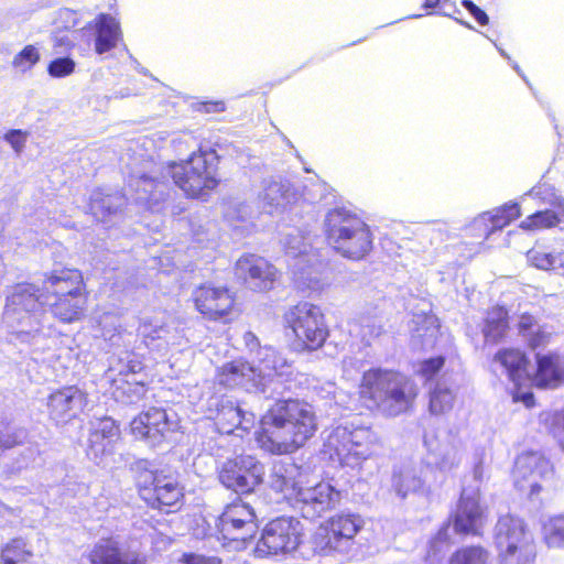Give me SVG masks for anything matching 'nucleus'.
Segmentation results:
<instances>
[{"instance_id":"nucleus-1","label":"nucleus","mask_w":564,"mask_h":564,"mask_svg":"<svg viewBox=\"0 0 564 564\" xmlns=\"http://www.w3.org/2000/svg\"><path fill=\"white\" fill-rule=\"evenodd\" d=\"M276 395L275 402L260 419L257 441L262 449L275 455L291 454L316 432L313 406L299 399Z\"/></svg>"},{"instance_id":"nucleus-2","label":"nucleus","mask_w":564,"mask_h":564,"mask_svg":"<svg viewBox=\"0 0 564 564\" xmlns=\"http://www.w3.org/2000/svg\"><path fill=\"white\" fill-rule=\"evenodd\" d=\"M44 304L42 290L32 283H18L8 290L2 321L15 340L44 348L43 341L55 334Z\"/></svg>"},{"instance_id":"nucleus-3","label":"nucleus","mask_w":564,"mask_h":564,"mask_svg":"<svg viewBox=\"0 0 564 564\" xmlns=\"http://www.w3.org/2000/svg\"><path fill=\"white\" fill-rule=\"evenodd\" d=\"M416 394V387L410 378L381 368L365 371L359 387L364 405L386 416L405 412Z\"/></svg>"},{"instance_id":"nucleus-4","label":"nucleus","mask_w":564,"mask_h":564,"mask_svg":"<svg viewBox=\"0 0 564 564\" xmlns=\"http://www.w3.org/2000/svg\"><path fill=\"white\" fill-rule=\"evenodd\" d=\"M164 178L165 176L158 178L154 171L150 174L133 171L128 178V197L120 193L106 194L101 189H96L90 195V213L98 221H105L107 217L121 210L128 200L148 210L159 212L169 189Z\"/></svg>"},{"instance_id":"nucleus-5","label":"nucleus","mask_w":564,"mask_h":564,"mask_svg":"<svg viewBox=\"0 0 564 564\" xmlns=\"http://www.w3.org/2000/svg\"><path fill=\"white\" fill-rule=\"evenodd\" d=\"M325 234L328 243L350 260H361L372 249L373 237L369 226L357 214L344 207L327 213Z\"/></svg>"},{"instance_id":"nucleus-6","label":"nucleus","mask_w":564,"mask_h":564,"mask_svg":"<svg viewBox=\"0 0 564 564\" xmlns=\"http://www.w3.org/2000/svg\"><path fill=\"white\" fill-rule=\"evenodd\" d=\"M376 441L370 427L345 422L329 431L323 453L334 463L354 468L372 455Z\"/></svg>"},{"instance_id":"nucleus-7","label":"nucleus","mask_w":564,"mask_h":564,"mask_svg":"<svg viewBox=\"0 0 564 564\" xmlns=\"http://www.w3.org/2000/svg\"><path fill=\"white\" fill-rule=\"evenodd\" d=\"M218 161L215 150L199 148L188 160L170 163L167 174L187 196L200 198L219 183Z\"/></svg>"},{"instance_id":"nucleus-8","label":"nucleus","mask_w":564,"mask_h":564,"mask_svg":"<svg viewBox=\"0 0 564 564\" xmlns=\"http://www.w3.org/2000/svg\"><path fill=\"white\" fill-rule=\"evenodd\" d=\"M365 521L356 513H338L319 525L311 539L313 551L319 555H348L356 547V535Z\"/></svg>"},{"instance_id":"nucleus-9","label":"nucleus","mask_w":564,"mask_h":564,"mask_svg":"<svg viewBox=\"0 0 564 564\" xmlns=\"http://www.w3.org/2000/svg\"><path fill=\"white\" fill-rule=\"evenodd\" d=\"M288 265L299 286L317 289L319 285L322 257L308 237L297 229H292L282 240Z\"/></svg>"},{"instance_id":"nucleus-10","label":"nucleus","mask_w":564,"mask_h":564,"mask_svg":"<svg viewBox=\"0 0 564 564\" xmlns=\"http://www.w3.org/2000/svg\"><path fill=\"white\" fill-rule=\"evenodd\" d=\"M303 535L304 527L296 518L273 519L263 528L256 554L259 557L290 554L300 546Z\"/></svg>"},{"instance_id":"nucleus-11","label":"nucleus","mask_w":564,"mask_h":564,"mask_svg":"<svg viewBox=\"0 0 564 564\" xmlns=\"http://www.w3.org/2000/svg\"><path fill=\"white\" fill-rule=\"evenodd\" d=\"M257 360L258 366L254 367L260 375L258 380H261V392L265 398L283 395L285 391L291 390L293 366L273 347H260L257 351Z\"/></svg>"},{"instance_id":"nucleus-12","label":"nucleus","mask_w":564,"mask_h":564,"mask_svg":"<svg viewBox=\"0 0 564 564\" xmlns=\"http://www.w3.org/2000/svg\"><path fill=\"white\" fill-rule=\"evenodd\" d=\"M285 322L294 335L310 350L319 348L328 336L321 308L302 302L285 313Z\"/></svg>"},{"instance_id":"nucleus-13","label":"nucleus","mask_w":564,"mask_h":564,"mask_svg":"<svg viewBox=\"0 0 564 564\" xmlns=\"http://www.w3.org/2000/svg\"><path fill=\"white\" fill-rule=\"evenodd\" d=\"M263 475V465L250 455L226 460L218 471L220 482L238 494L253 491L262 482Z\"/></svg>"},{"instance_id":"nucleus-14","label":"nucleus","mask_w":564,"mask_h":564,"mask_svg":"<svg viewBox=\"0 0 564 564\" xmlns=\"http://www.w3.org/2000/svg\"><path fill=\"white\" fill-rule=\"evenodd\" d=\"M551 474L552 465L542 454L525 452L520 454L514 463V486L532 498L541 491L540 481L547 478Z\"/></svg>"},{"instance_id":"nucleus-15","label":"nucleus","mask_w":564,"mask_h":564,"mask_svg":"<svg viewBox=\"0 0 564 564\" xmlns=\"http://www.w3.org/2000/svg\"><path fill=\"white\" fill-rule=\"evenodd\" d=\"M341 499L340 492L328 482H319L313 487L296 490V503L305 519L321 518L335 509Z\"/></svg>"},{"instance_id":"nucleus-16","label":"nucleus","mask_w":564,"mask_h":564,"mask_svg":"<svg viewBox=\"0 0 564 564\" xmlns=\"http://www.w3.org/2000/svg\"><path fill=\"white\" fill-rule=\"evenodd\" d=\"M86 557L89 564H145L147 556L116 538H102L91 545Z\"/></svg>"},{"instance_id":"nucleus-17","label":"nucleus","mask_w":564,"mask_h":564,"mask_svg":"<svg viewBox=\"0 0 564 564\" xmlns=\"http://www.w3.org/2000/svg\"><path fill=\"white\" fill-rule=\"evenodd\" d=\"M236 275L245 285L257 292L269 291L278 278V270L267 259L257 254H245L236 262Z\"/></svg>"},{"instance_id":"nucleus-18","label":"nucleus","mask_w":564,"mask_h":564,"mask_svg":"<svg viewBox=\"0 0 564 564\" xmlns=\"http://www.w3.org/2000/svg\"><path fill=\"white\" fill-rule=\"evenodd\" d=\"M479 489H463L454 514V530L460 534L480 535L487 512L479 502Z\"/></svg>"},{"instance_id":"nucleus-19","label":"nucleus","mask_w":564,"mask_h":564,"mask_svg":"<svg viewBox=\"0 0 564 564\" xmlns=\"http://www.w3.org/2000/svg\"><path fill=\"white\" fill-rule=\"evenodd\" d=\"M87 403L86 394L76 386H68L52 392L46 402L50 420L65 425L76 419Z\"/></svg>"},{"instance_id":"nucleus-20","label":"nucleus","mask_w":564,"mask_h":564,"mask_svg":"<svg viewBox=\"0 0 564 564\" xmlns=\"http://www.w3.org/2000/svg\"><path fill=\"white\" fill-rule=\"evenodd\" d=\"M139 332L147 348L160 356H165L172 346L180 345L178 329L163 318H144Z\"/></svg>"},{"instance_id":"nucleus-21","label":"nucleus","mask_w":564,"mask_h":564,"mask_svg":"<svg viewBox=\"0 0 564 564\" xmlns=\"http://www.w3.org/2000/svg\"><path fill=\"white\" fill-rule=\"evenodd\" d=\"M120 438V431L111 417H102L91 424L87 455L96 464H104L112 455Z\"/></svg>"},{"instance_id":"nucleus-22","label":"nucleus","mask_w":564,"mask_h":564,"mask_svg":"<svg viewBox=\"0 0 564 564\" xmlns=\"http://www.w3.org/2000/svg\"><path fill=\"white\" fill-rule=\"evenodd\" d=\"M130 425L135 437L149 440L155 445L177 427V422L165 410L151 408L133 419Z\"/></svg>"},{"instance_id":"nucleus-23","label":"nucleus","mask_w":564,"mask_h":564,"mask_svg":"<svg viewBox=\"0 0 564 564\" xmlns=\"http://www.w3.org/2000/svg\"><path fill=\"white\" fill-rule=\"evenodd\" d=\"M195 308L209 319L226 316L234 306V297L226 288L200 285L192 293Z\"/></svg>"},{"instance_id":"nucleus-24","label":"nucleus","mask_w":564,"mask_h":564,"mask_svg":"<svg viewBox=\"0 0 564 564\" xmlns=\"http://www.w3.org/2000/svg\"><path fill=\"white\" fill-rule=\"evenodd\" d=\"M152 487L144 486L141 490L143 499L156 509L170 508L176 506L183 497L182 488L177 480L171 475H163L149 471Z\"/></svg>"},{"instance_id":"nucleus-25","label":"nucleus","mask_w":564,"mask_h":564,"mask_svg":"<svg viewBox=\"0 0 564 564\" xmlns=\"http://www.w3.org/2000/svg\"><path fill=\"white\" fill-rule=\"evenodd\" d=\"M85 284L80 271L76 269H56L45 274L42 284L43 299L55 296L84 295Z\"/></svg>"},{"instance_id":"nucleus-26","label":"nucleus","mask_w":564,"mask_h":564,"mask_svg":"<svg viewBox=\"0 0 564 564\" xmlns=\"http://www.w3.org/2000/svg\"><path fill=\"white\" fill-rule=\"evenodd\" d=\"M258 376L254 366L239 359L223 365L216 373V381L227 388L240 387L248 392H261Z\"/></svg>"},{"instance_id":"nucleus-27","label":"nucleus","mask_w":564,"mask_h":564,"mask_svg":"<svg viewBox=\"0 0 564 564\" xmlns=\"http://www.w3.org/2000/svg\"><path fill=\"white\" fill-rule=\"evenodd\" d=\"M257 415L251 411H245L238 403L230 399H221L217 403L215 416L217 429L223 434H231L236 429L250 430Z\"/></svg>"},{"instance_id":"nucleus-28","label":"nucleus","mask_w":564,"mask_h":564,"mask_svg":"<svg viewBox=\"0 0 564 564\" xmlns=\"http://www.w3.org/2000/svg\"><path fill=\"white\" fill-rule=\"evenodd\" d=\"M495 544L498 552L511 550L512 546L532 540L524 521L511 514L501 516L495 527Z\"/></svg>"},{"instance_id":"nucleus-29","label":"nucleus","mask_w":564,"mask_h":564,"mask_svg":"<svg viewBox=\"0 0 564 564\" xmlns=\"http://www.w3.org/2000/svg\"><path fill=\"white\" fill-rule=\"evenodd\" d=\"M429 449L430 464H434L441 471L447 473L457 468L462 462L463 448L459 440L447 437L438 440L425 438Z\"/></svg>"},{"instance_id":"nucleus-30","label":"nucleus","mask_w":564,"mask_h":564,"mask_svg":"<svg viewBox=\"0 0 564 564\" xmlns=\"http://www.w3.org/2000/svg\"><path fill=\"white\" fill-rule=\"evenodd\" d=\"M527 364L524 352L514 348L500 349L492 360L494 371L506 373L516 388L528 379Z\"/></svg>"},{"instance_id":"nucleus-31","label":"nucleus","mask_w":564,"mask_h":564,"mask_svg":"<svg viewBox=\"0 0 564 564\" xmlns=\"http://www.w3.org/2000/svg\"><path fill=\"white\" fill-rule=\"evenodd\" d=\"M532 383L541 389H556L564 384V358L557 354L536 355Z\"/></svg>"},{"instance_id":"nucleus-32","label":"nucleus","mask_w":564,"mask_h":564,"mask_svg":"<svg viewBox=\"0 0 564 564\" xmlns=\"http://www.w3.org/2000/svg\"><path fill=\"white\" fill-rule=\"evenodd\" d=\"M258 198L264 212L274 214L282 212L292 202L294 194L289 182L270 177L263 180Z\"/></svg>"},{"instance_id":"nucleus-33","label":"nucleus","mask_w":564,"mask_h":564,"mask_svg":"<svg viewBox=\"0 0 564 564\" xmlns=\"http://www.w3.org/2000/svg\"><path fill=\"white\" fill-rule=\"evenodd\" d=\"M391 487L393 492L401 499L410 495L424 492L425 479L423 469L420 466L402 465L394 469Z\"/></svg>"},{"instance_id":"nucleus-34","label":"nucleus","mask_w":564,"mask_h":564,"mask_svg":"<svg viewBox=\"0 0 564 564\" xmlns=\"http://www.w3.org/2000/svg\"><path fill=\"white\" fill-rule=\"evenodd\" d=\"M44 302L54 318L69 324L79 321L84 315L86 297L85 295L55 296L50 300L44 299Z\"/></svg>"},{"instance_id":"nucleus-35","label":"nucleus","mask_w":564,"mask_h":564,"mask_svg":"<svg viewBox=\"0 0 564 564\" xmlns=\"http://www.w3.org/2000/svg\"><path fill=\"white\" fill-rule=\"evenodd\" d=\"M96 40L95 51L98 54L109 52L117 46L121 39L120 24L110 14L100 13L95 20Z\"/></svg>"},{"instance_id":"nucleus-36","label":"nucleus","mask_w":564,"mask_h":564,"mask_svg":"<svg viewBox=\"0 0 564 564\" xmlns=\"http://www.w3.org/2000/svg\"><path fill=\"white\" fill-rule=\"evenodd\" d=\"M529 263L544 271H564V243L535 246L527 252Z\"/></svg>"},{"instance_id":"nucleus-37","label":"nucleus","mask_w":564,"mask_h":564,"mask_svg":"<svg viewBox=\"0 0 564 564\" xmlns=\"http://www.w3.org/2000/svg\"><path fill=\"white\" fill-rule=\"evenodd\" d=\"M457 389L451 378L443 375L430 389V412L442 415L449 412L456 400Z\"/></svg>"},{"instance_id":"nucleus-38","label":"nucleus","mask_w":564,"mask_h":564,"mask_svg":"<svg viewBox=\"0 0 564 564\" xmlns=\"http://www.w3.org/2000/svg\"><path fill=\"white\" fill-rule=\"evenodd\" d=\"M215 525L224 540L231 541H246L257 530V523L253 520L229 518L223 514L215 519Z\"/></svg>"},{"instance_id":"nucleus-39","label":"nucleus","mask_w":564,"mask_h":564,"mask_svg":"<svg viewBox=\"0 0 564 564\" xmlns=\"http://www.w3.org/2000/svg\"><path fill=\"white\" fill-rule=\"evenodd\" d=\"M520 216V206L517 203H508L503 206L480 215L474 220V226L487 227L490 224V228L486 229V238L495 230H500L509 225L513 219Z\"/></svg>"},{"instance_id":"nucleus-40","label":"nucleus","mask_w":564,"mask_h":564,"mask_svg":"<svg viewBox=\"0 0 564 564\" xmlns=\"http://www.w3.org/2000/svg\"><path fill=\"white\" fill-rule=\"evenodd\" d=\"M113 369H109L107 377L112 383V394L117 401L132 404L140 401L145 394V386L137 379L113 378Z\"/></svg>"},{"instance_id":"nucleus-41","label":"nucleus","mask_w":564,"mask_h":564,"mask_svg":"<svg viewBox=\"0 0 564 564\" xmlns=\"http://www.w3.org/2000/svg\"><path fill=\"white\" fill-rule=\"evenodd\" d=\"M508 329V312L503 307L491 308L486 316L482 328L487 343H498Z\"/></svg>"},{"instance_id":"nucleus-42","label":"nucleus","mask_w":564,"mask_h":564,"mask_svg":"<svg viewBox=\"0 0 564 564\" xmlns=\"http://www.w3.org/2000/svg\"><path fill=\"white\" fill-rule=\"evenodd\" d=\"M501 564H534L536 547L534 540L524 541L501 552H498Z\"/></svg>"},{"instance_id":"nucleus-43","label":"nucleus","mask_w":564,"mask_h":564,"mask_svg":"<svg viewBox=\"0 0 564 564\" xmlns=\"http://www.w3.org/2000/svg\"><path fill=\"white\" fill-rule=\"evenodd\" d=\"M33 552L22 539H14L1 549L0 564H33Z\"/></svg>"},{"instance_id":"nucleus-44","label":"nucleus","mask_w":564,"mask_h":564,"mask_svg":"<svg viewBox=\"0 0 564 564\" xmlns=\"http://www.w3.org/2000/svg\"><path fill=\"white\" fill-rule=\"evenodd\" d=\"M564 218V215L562 214V210H552V209H545L536 212L530 216H528L525 219H523L520 224V228L523 230H541V229H549L552 227H555L557 224L562 221Z\"/></svg>"},{"instance_id":"nucleus-45","label":"nucleus","mask_w":564,"mask_h":564,"mask_svg":"<svg viewBox=\"0 0 564 564\" xmlns=\"http://www.w3.org/2000/svg\"><path fill=\"white\" fill-rule=\"evenodd\" d=\"M543 540L551 549H564V513L550 517L542 524Z\"/></svg>"},{"instance_id":"nucleus-46","label":"nucleus","mask_w":564,"mask_h":564,"mask_svg":"<svg viewBox=\"0 0 564 564\" xmlns=\"http://www.w3.org/2000/svg\"><path fill=\"white\" fill-rule=\"evenodd\" d=\"M294 467L283 463H275L269 476L270 486L278 492L288 490L296 491V484L293 479Z\"/></svg>"},{"instance_id":"nucleus-47","label":"nucleus","mask_w":564,"mask_h":564,"mask_svg":"<svg viewBox=\"0 0 564 564\" xmlns=\"http://www.w3.org/2000/svg\"><path fill=\"white\" fill-rule=\"evenodd\" d=\"M382 330V319L378 315H360L354 323L350 332L360 336L361 340L367 345L377 338Z\"/></svg>"},{"instance_id":"nucleus-48","label":"nucleus","mask_w":564,"mask_h":564,"mask_svg":"<svg viewBox=\"0 0 564 564\" xmlns=\"http://www.w3.org/2000/svg\"><path fill=\"white\" fill-rule=\"evenodd\" d=\"M449 564H491V556L482 546H465L451 556Z\"/></svg>"},{"instance_id":"nucleus-49","label":"nucleus","mask_w":564,"mask_h":564,"mask_svg":"<svg viewBox=\"0 0 564 564\" xmlns=\"http://www.w3.org/2000/svg\"><path fill=\"white\" fill-rule=\"evenodd\" d=\"M419 305V312H413L412 323L415 325L413 330L416 332L420 337L425 336L426 332H431V335H433L437 327V319L431 314V305L424 300L420 301Z\"/></svg>"},{"instance_id":"nucleus-50","label":"nucleus","mask_w":564,"mask_h":564,"mask_svg":"<svg viewBox=\"0 0 564 564\" xmlns=\"http://www.w3.org/2000/svg\"><path fill=\"white\" fill-rule=\"evenodd\" d=\"M525 195L541 200L543 204L562 210L564 215V198L557 193L555 187L547 183H539L532 187Z\"/></svg>"},{"instance_id":"nucleus-51","label":"nucleus","mask_w":564,"mask_h":564,"mask_svg":"<svg viewBox=\"0 0 564 564\" xmlns=\"http://www.w3.org/2000/svg\"><path fill=\"white\" fill-rule=\"evenodd\" d=\"M40 61V52L34 45H26L12 59V66L25 73L30 70Z\"/></svg>"},{"instance_id":"nucleus-52","label":"nucleus","mask_w":564,"mask_h":564,"mask_svg":"<svg viewBox=\"0 0 564 564\" xmlns=\"http://www.w3.org/2000/svg\"><path fill=\"white\" fill-rule=\"evenodd\" d=\"M25 431L10 424H0V454L8 448L20 444L25 438Z\"/></svg>"},{"instance_id":"nucleus-53","label":"nucleus","mask_w":564,"mask_h":564,"mask_svg":"<svg viewBox=\"0 0 564 564\" xmlns=\"http://www.w3.org/2000/svg\"><path fill=\"white\" fill-rule=\"evenodd\" d=\"M97 323L100 328V336L106 340H112L121 327L119 315L111 312L99 315Z\"/></svg>"},{"instance_id":"nucleus-54","label":"nucleus","mask_w":564,"mask_h":564,"mask_svg":"<svg viewBox=\"0 0 564 564\" xmlns=\"http://www.w3.org/2000/svg\"><path fill=\"white\" fill-rule=\"evenodd\" d=\"M250 215V207L238 199H230L224 204V217L227 221H245Z\"/></svg>"},{"instance_id":"nucleus-55","label":"nucleus","mask_w":564,"mask_h":564,"mask_svg":"<svg viewBox=\"0 0 564 564\" xmlns=\"http://www.w3.org/2000/svg\"><path fill=\"white\" fill-rule=\"evenodd\" d=\"M76 63L70 57H57L47 65V73L53 78H64L75 72Z\"/></svg>"},{"instance_id":"nucleus-56","label":"nucleus","mask_w":564,"mask_h":564,"mask_svg":"<svg viewBox=\"0 0 564 564\" xmlns=\"http://www.w3.org/2000/svg\"><path fill=\"white\" fill-rule=\"evenodd\" d=\"M223 516L235 517L236 519H247L256 521L253 508L241 499L231 502L224 509Z\"/></svg>"},{"instance_id":"nucleus-57","label":"nucleus","mask_w":564,"mask_h":564,"mask_svg":"<svg viewBox=\"0 0 564 564\" xmlns=\"http://www.w3.org/2000/svg\"><path fill=\"white\" fill-rule=\"evenodd\" d=\"M443 357L429 358L420 362L417 373L425 380L430 381L444 366Z\"/></svg>"},{"instance_id":"nucleus-58","label":"nucleus","mask_w":564,"mask_h":564,"mask_svg":"<svg viewBox=\"0 0 564 564\" xmlns=\"http://www.w3.org/2000/svg\"><path fill=\"white\" fill-rule=\"evenodd\" d=\"M28 133L22 130H10L4 134V140L12 147L14 152L20 155L25 147Z\"/></svg>"},{"instance_id":"nucleus-59","label":"nucleus","mask_w":564,"mask_h":564,"mask_svg":"<svg viewBox=\"0 0 564 564\" xmlns=\"http://www.w3.org/2000/svg\"><path fill=\"white\" fill-rule=\"evenodd\" d=\"M182 564H221L217 556H205L196 553H184L180 560Z\"/></svg>"},{"instance_id":"nucleus-60","label":"nucleus","mask_w":564,"mask_h":564,"mask_svg":"<svg viewBox=\"0 0 564 564\" xmlns=\"http://www.w3.org/2000/svg\"><path fill=\"white\" fill-rule=\"evenodd\" d=\"M143 369V366L138 360H128L118 370L116 378L135 379L134 377Z\"/></svg>"},{"instance_id":"nucleus-61","label":"nucleus","mask_w":564,"mask_h":564,"mask_svg":"<svg viewBox=\"0 0 564 564\" xmlns=\"http://www.w3.org/2000/svg\"><path fill=\"white\" fill-rule=\"evenodd\" d=\"M462 4L480 25L488 24L489 18L487 13L477 7L471 0H463Z\"/></svg>"},{"instance_id":"nucleus-62","label":"nucleus","mask_w":564,"mask_h":564,"mask_svg":"<svg viewBox=\"0 0 564 564\" xmlns=\"http://www.w3.org/2000/svg\"><path fill=\"white\" fill-rule=\"evenodd\" d=\"M535 319L531 315H522L519 321V330L524 337L536 335L538 333L533 329Z\"/></svg>"},{"instance_id":"nucleus-63","label":"nucleus","mask_w":564,"mask_h":564,"mask_svg":"<svg viewBox=\"0 0 564 564\" xmlns=\"http://www.w3.org/2000/svg\"><path fill=\"white\" fill-rule=\"evenodd\" d=\"M446 539H447V533H446V529L445 530H441L437 535L435 536V539L431 542V546H430V551H429V557L433 555H437V554H441L443 553V544L446 542Z\"/></svg>"},{"instance_id":"nucleus-64","label":"nucleus","mask_w":564,"mask_h":564,"mask_svg":"<svg viewBox=\"0 0 564 564\" xmlns=\"http://www.w3.org/2000/svg\"><path fill=\"white\" fill-rule=\"evenodd\" d=\"M554 434L558 437L564 451V412L556 414L554 417Z\"/></svg>"}]
</instances>
